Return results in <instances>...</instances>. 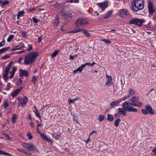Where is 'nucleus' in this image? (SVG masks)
I'll list each match as a JSON object with an SVG mask.
<instances>
[{"label": "nucleus", "instance_id": "680f3d73", "mask_svg": "<svg viewBox=\"0 0 156 156\" xmlns=\"http://www.w3.org/2000/svg\"><path fill=\"white\" fill-rule=\"evenodd\" d=\"M36 9V8H35V7H34L32 9H30L28 10V12H31L33 11H34V10H35Z\"/></svg>", "mask_w": 156, "mask_h": 156}, {"label": "nucleus", "instance_id": "423d86ee", "mask_svg": "<svg viewBox=\"0 0 156 156\" xmlns=\"http://www.w3.org/2000/svg\"><path fill=\"white\" fill-rule=\"evenodd\" d=\"M145 22L143 19L138 18L133 19L130 20L129 23L131 24H135L138 27L141 26L142 24Z\"/></svg>", "mask_w": 156, "mask_h": 156}, {"label": "nucleus", "instance_id": "4c0bfd02", "mask_svg": "<svg viewBox=\"0 0 156 156\" xmlns=\"http://www.w3.org/2000/svg\"><path fill=\"white\" fill-rule=\"evenodd\" d=\"M142 113L144 115H147L148 113V112L147 111V110L143 109L141 111Z\"/></svg>", "mask_w": 156, "mask_h": 156}, {"label": "nucleus", "instance_id": "1a4fd4ad", "mask_svg": "<svg viewBox=\"0 0 156 156\" xmlns=\"http://www.w3.org/2000/svg\"><path fill=\"white\" fill-rule=\"evenodd\" d=\"M88 23L86 20L83 19H78L75 23V24L78 27H80L82 25L87 24Z\"/></svg>", "mask_w": 156, "mask_h": 156}, {"label": "nucleus", "instance_id": "f03ea898", "mask_svg": "<svg viewBox=\"0 0 156 156\" xmlns=\"http://www.w3.org/2000/svg\"><path fill=\"white\" fill-rule=\"evenodd\" d=\"M143 2V0H134L131 4L132 9L137 12L143 9L144 7Z\"/></svg>", "mask_w": 156, "mask_h": 156}, {"label": "nucleus", "instance_id": "3c124183", "mask_svg": "<svg viewBox=\"0 0 156 156\" xmlns=\"http://www.w3.org/2000/svg\"><path fill=\"white\" fill-rule=\"evenodd\" d=\"M3 135L7 137V138H8V140H10L11 139V138L9 136L8 134H6V133H4L3 134Z\"/></svg>", "mask_w": 156, "mask_h": 156}, {"label": "nucleus", "instance_id": "37998d69", "mask_svg": "<svg viewBox=\"0 0 156 156\" xmlns=\"http://www.w3.org/2000/svg\"><path fill=\"white\" fill-rule=\"evenodd\" d=\"M79 0H68L67 2L70 3H77L78 2Z\"/></svg>", "mask_w": 156, "mask_h": 156}, {"label": "nucleus", "instance_id": "c9c22d12", "mask_svg": "<svg viewBox=\"0 0 156 156\" xmlns=\"http://www.w3.org/2000/svg\"><path fill=\"white\" fill-rule=\"evenodd\" d=\"M101 41H104L106 44H110L111 43V42L108 39H102L101 40Z\"/></svg>", "mask_w": 156, "mask_h": 156}, {"label": "nucleus", "instance_id": "7ed1b4c3", "mask_svg": "<svg viewBox=\"0 0 156 156\" xmlns=\"http://www.w3.org/2000/svg\"><path fill=\"white\" fill-rule=\"evenodd\" d=\"M128 101H131V103L130 102V104L133 106L141 107L143 105L142 102L139 101L138 98L136 97H133L130 99Z\"/></svg>", "mask_w": 156, "mask_h": 156}, {"label": "nucleus", "instance_id": "864d4df0", "mask_svg": "<svg viewBox=\"0 0 156 156\" xmlns=\"http://www.w3.org/2000/svg\"><path fill=\"white\" fill-rule=\"evenodd\" d=\"M24 153L27 155L31 156L32 155V154L31 153L27 152L26 151L24 152Z\"/></svg>", "mask_w": 156, "mask_h": 156}, {"label": "nucleus", "instance_id": "338daca9", "mask_svg": "<svg viewBox=\"0 0 156 156\" xmlns=\"http://www.w3.org/2000/svg\"><path fill=\"white\" fill-rule=\"evenodd\" d=\"M82 65H84V67H85V66L86 65H87V66L90 65V63H88V62H87V63H86L85 64H83Z\"/></svg>", "mask_w": 156, "mask_h": 156}, {"label": "nucleus", "instance_id": "7c9ffc66", "mask_svg": "<svg viewBox=\"0 0 156 156\" xmlns=\"http://www.w3.org/2000/svg\"><path fill=\"white\" fill-rule=\"evenodd\" d=\"M37 76H34L32 78V80H31V81L34 84L35 83L36 80H37Z\"/></svg>", "mask_w": 156, "mask_h": 156}, {"label": "nucleus", "instance_id": "a211bd4d", "mask_svg": "<svg viewBox=\"0 0 156 156\" xmlns=\"http://www.w3.org/2000/svg\"><path fill=\"white\" fill-rule=\"evenodd\" d=\"M16 70L17 69L16 67L14 66L12 67V71L9 73L11 74V75L9 76L10 79H12L13 77Z\"/></svg>", "mask_w": 156, "mask_h": 156}, {"label": "nucleus", "instance_id": "de8ad7c7", "mask_svg": "<svg viewBox=\"0 0 156 156\" xmlns=\"http://www.w3.org/2000/svg\"><path fill=\"white\" fill-rule=\"evenodd\" d=\"M62 5L61 4L59 3H56L55 4V7L56 8H58L59 7H60Z\"/></svg>", "mask_w": 156, "mask_h": 156}, {"label": "nucleus", "instance_id": "e433bc0d", "mask_svg": "<svg viewBox=\"0 0 156 156\" xmlns=\"http://www.w3.org/2000/svg\"><path fill=\"white\" fill-rule=\"evenodd\" d=\"M2 152L1 154L5 155L8 156H12V155L11 154L8 153H6L3 151H2Z\"/></svg>", "mask_w": 156, "mask_h": 156}, {"label": "nucleus", "instance_id": "c756f323", "mask_svg": "<svg viewBox=\"0 0 156 156\" xmlns=\"http://www.w3.org/2000/svg\"><path fill=\"white\" fill-rule=\"evenodd\" d=\"M129 94L130 95H133L135 94V91L134 89L130 88L129 90Z\"/></svg>", "mask_w": 156, "mask_h": 156}, {"label": "nucleus", "instance_id": "9b49d317", "mask_svg": "<svg viewBox=\"0 0 156 156\" xmlns=\"http://www.w3.org/2000/svg\"><path fill=\"white\" fill-rule=\"evenodd\" d=\"M106 76L107 80L105 82V85L106 86L110 87L113 85L114 86L112 77L111 76H109L107 74L106 75Z\"/></svg>", "mask_w": 156, "mask_h": 156}, {"label": "nucleus", "instance_id": "69168bd1", "mask_svg": "<svg viewBox=\"0 0 156 156\" xmlns=\"http://www.w3.org/2000/svg\"><path fill=\"white\" fill-rule=\"evenodd\" d=\"M42 37H39L38 40V42H41V40L42 39Z\"/></svg>", "mask_w": 156, "mask_h": 156}, {"label": "nucleus", "instance_id": "bb28decb", "mask_svg": "<svg viewBox=\"0 0 156 156\" xmlns=\"http://www.w3.org/2000/svg\"><path fill=\"white\" fill-rule=\"evenodd\" d=\"M107 120L110 122L112 121L113 120V116L110 114H108L107 115Z\"/></svg>", "mask_w": 156, "mask_h": 156}, {"label": "nucleus", "instance_id": "ea45409f", "mask_svg": "<svg viewBox=\"0 0 156 156\" xmlns=\"http://www.w3.org/2000/svg\"><path fill=\"white\" fill-rule=\"evenodd\" d=\"M9 3V1L8 0H5L3 2L2 4V6H4L6 4H8Z\"/></svg>", "mask_w": 156, "mask_h": 156}, {"label": "nucleus", "instance_id": "79ce46f5", "mask_svg": "<svg viewBox=\"0 0 156 156\" xmlns=\"http://www.w3.org/2000/svg\"><path fill=\"white\" fill-rule=\"evenodd\" d=\"M61 134H56L54 136L53 135V137H54V138L57 139L59 138H60L61 137Z\"/></svg>", "mask_w": 156, "mask_h": 156}, {"label": "nucleus", "instance_id": "4be33fe9", "mask_svg": "<svg viewBox=\"0 0 156 156\" xmlns=\"http://www.w3.org/2000/svg\"><path fill=\"white\" fill-rule=\"evenodd\" d=\"M84 68V65H82L80 66L77 69L74 70L73 72L74 73H76L78 72H81L83 69Z\"/></svg>", "mask_w": 156, "mask_h": 156}, {"label": "nucleus", "instance_id": "49530a36", "mask_svg": "<svg viewBox=\"0 0 156 156\" xmlns=\"http://www.w3.org/2000/svg\"><path fill=\"white\" fill-rule=\"evenodd\" d=\"M21 34H22V36L24 37H27V33L26 32L24 31H23L22 33H21Z\"/></svg>", "mask_w": 156, "mask_h": 156}, {"label": "nucleus", "instance_id": "b1692460", "mask_svg": "<svg viewBox=\"0 0 156 156\" xmlns=\"http://www.w3.org/2000/svg\"><path fill=\"white\" fill-rule=\"evenodd\" d=\"M82 31H83L87 37H89L90 36V34L85 29H82Z\"/></svg>", "mask_w": 156, "mask_h": 156}, {"label": "nucleus", "instance_id": "6ab92c4d", "mask_svg": "<svg viewBox=\"0 0 156 156\" xmlns=\"http://www.w3.org/2000/svg\"><path fill=\"white\" fill-rule=\"evenodd\" d=\"M119 16L121 17H125L127 15L126 11L122 9L119 11Z\"/></svg>", "mask_w": 156, "mask_h": 156}, {"label": "nucleus", "instance_id": "4d7b16f0", "mask_svg": "<svg viewBox=\"0 0 156 156\" xmlns=\"http://www.w3.org/2000/svg\"><path fill=\"white\" fill-rule=\"evenodd\" d=\"M29 48H28L27 49V50L28 51H30L32 49V47L31 45H30V44H29Z\"/></svg>", "mask_w": 156, "mask_h": 156}, {"label": "nucleus", "instance_id": "6e6d98bb", "mask_svg": "<svg viewBox=\"0 0 156 156\" xmlns=\"http://www.w3.org/2000/svg\"><path fill=\"white\" fill-rule=\"evenodd\" d=\"M74 101L73 99H71L70 98L68 99V102L69 104L73 103Z\"/></svg>", "mask_w": 156, "mask_h": 156}, {"label": "nucleus", "instance_id": "dca6fc26", "mask_svg": "<svg viewBox=\"0 0 156 156\" xmlns=\"http://www.w3.org/2000/svg\"><path fill=\"white\" fill-rule=\"evenodd\" d=\"M20 75L21 77L23 76H28V72L27 70H20Z\"/></svg>", "mask_w": 156, "mask_h": 156}, {"label": "nucleus", "instance_id": "ddd939ff", "mask_svg": "<svg viewBox=\"0 0 156 156\" xmlns=\"http://www.w3.org/2000/svg\"><path fill=\"white\" fill-rule=\"evenodd\" d=\"M23 44H22L20 45L14 46L11 48L12 51L20 50L25 47Z\"/></svg>", "mask_w": 156, "mask_h": 156}, {"label": "nucleus", "instance_id": "9d476101", "mask_svg": "<svg viewBox=\"0 0 156 156\" xmlns=\"http://www.w3.org/2000/svg\"><path fill=\"white\" fill-rule=\"evenodd\" d=\"M127 104V102L123 103L122 104V107L123 108H119L118 109V112L119 115H122L123 116H125L126 115V113L125 112L126 109L124 108L126 107Z\"/></svg>", "mask_w": 156, "mask_h": 156}, {"label": "nucleus", "instance_id": "e2e57ef3", "mask_svg": "<svg viewBox=\"0 0 156 156\" xmlns=\"http://www.w3.org/2000/svg\"><path fill=\"white\" fill-rule=\"evenodd\" d=\"M121 101V99H120L119 100H117L115 102H116V105H117L118 103H120Z\"/></svg>", "mask_w": 156, "mask_h": 156}, {"label": "nucleus", "instance_id": "13d9d810", "mask_svg": "<svg viewBox=\"0 0 156 156\" xmlns=\"http://www.w3.org/2000/svg\"><path fill=\"white\" fill-rule=\"evenodd\" d=\"M17 150L19 152H24H24L25 151V150H24L23 149H17Z\"/></svg>", "mask_w": 156, "mask_h": 156}, {"label": "nucleus", "instance_id": "f257e3e1", "mask_svg": "<svg viewBox=\"0 0 156 156\" xmlns=\"http://www.w3.org/2000/svg\"><path fill=\"white\" fill-rule=\"evenodd\" d=\"M39 53L37 52H31L27 54L25 57L24 63L25 65L31 64L35 61Z\"/></svg>", "mask_w": 156, "mask_h": 156}, {"label": "nucleus", "instance_id": "0e129e2a", "mask_svg": "<svg viewBox=\"0 0 156 156\" xmlns=\"http://www.w3.org/2000/svg\"><path fill=\"white\" fill-rule=\"evenodd\" d=\"M30 125L32 128H34V124L33 122H31L30 123Z\"/></svg>", "mask_w": 156, "mask_h": 156}, {"label": "nucleus", "instance_id": "393cba45", "mask_svg": "<svg viewBox=\"0 0 156 156\" xmlns=\"http://www.w3.org/2000/svg\"><path fill=\"white\" fill-rule=\"evenodd\" d=\"M9 48V47H5L3 48L0 50V55L2 54L5 52L7 50H8Z\"/></svg>", "mask_w": 156, "mask_h": 156}, {"label": "nucleus", "instance_id": "bf43d9fd", "mask_svg": "<svg viewBox=\"0 0 156 156\" xmlns=\"http://www.w3.org/2000/svg\"><path fill=\"white\" fill-rule=\"evenodd\" d=\"M9 57V56L8 55H5L2 58V59H5V58H8Z\"/></svg>", "mask_w": 156, "mask_h": 156}, {"label": "nucleus", "instance_id": "5fc2aeb1", "mask_svg": "<svg viewBox=\"0 0 156 156\" xmlns=\"http://www.w3.org/2000/svg\"><path fill=\"white\" fill-rule=\"evenodd\" d=\"M59 22L58 20H56L54 22V24L55 26H57Z\"/></svg>", "mask_w": 156, "mask_h": 156}, {"label": "nucleus", "instance_id": "c03bdc74", "mask_svg": "<svg viewBox=\"0 0 156 156\" xmlns=\"http://www.w3.org/2000/svg\"><path fill=\"white\" fill-rule=\"evenodd\" d=\"M35 113L36 116L39 118L41 116L40 114L38 112L37 110H36L34 111Z\"/></svg>", "mask_w": 156, "mask_h": 156}, {"label": "nucleus", "instance_id": "2eb2a0df", "mask_svg": "<svg viewBox=\"0 0 156 156\" xmlns=\"http://www.w3.org/2000/svg\"><path fill=\"white\" fill-rule=\"evenodd\" d=\"M145 108L147 110L148 114L151 115H153L154 114V112L153 110L151 107L150 105H147L145 106Z\"/></svg>", "mask_w": 156, "mask_h": 156}, {"label": "nucleus", "instance_id": "a19ab883", "mask_svg": "<svg viewBox=\"0 0 156 156\" xmlns=\"http://www.w3.org/2000/svg\"><path fill=\"white\" fill-rule=\"evenodd\" d=\"M27 136H28V138L29 140L33 138V136L30 133H28L27 134Z\"/></svg>", "mask_w": 156, "mask_h": 156}, {"label": "nucleus", "instance_id": "f8f14e48", "mask_svg": "<svg viewBox=\"0 0 156 156\" xmlns=\"http://www.w3.org/2000/svg\"><path fill=\"white\" fill-rule=\"evenodd\" d=\"M18 100L20 102L18 105L19 106L21 105L22 107H24L25 106L28 102V98L26 96L24 97L23 99L18 98Z\"/></svg>", "mask_w": 156, "mask_h": 156}, {"label": "nucleus", "instance_id": "603ef678", "mask_svg": "<svg viewBox=\"0 0 156 156\" xmlns=\"http://www.w3.org/2000/svg\"><path fill=\"white\" fill-rule=\"evenodd\" d=\"M33 21L35 23H37L39 21V20L38 19L34 18H33Z\"/></svg>", "mask_w": 156, "mask_h": 156}, {"label": "nucleus", "instance_id": "f3484780", "mask_svg": "<svg viewBox=\"0 0 156 156\" xmlns=\"http://www.w3.org/2000/svg\"><path fill=\"white\" fill-rule=\"evenodd\" d=\"M40 135L42 138L43 140H46L47 141L49 142V143H52V140L48 138L46 136H45V135L43 133H40Z\"/></svg>", "mask_w": 156, "mask_h": 156}, {"label": "nucleus", "instance_id": "72a5a7b5", "mask_svg": "<svg viewBox=\"0 0 156 156\" xmlns=\"http://www.w3.org/2000/svg\"><path fill=\"white\" fill-rule=\"evenodd\" d=\"M82 28H78L77 30L74 29L72 31L73 33H76L77 32H79L82 31Z\"/></svg>", "mask_w": 156, "mask_h": 156}, {"label": "nucleus", "instance_id": "c85d7f7f", "mask_svg": "<svg viewBox=\"0 0 156 156\" xmlns=\"http://www.w3.org/2000/svg\"><path fill=\"white\" fill-rule=\"evenodd\" d=\"M24 13V12L23 11L19 12L17 16V19H18L20 17L22 16Z\"/></svg>", "mask_w": 156, "mask_h": 156}, {"label": "nucleus", "instance_id": "0eeeda50", "mask_svg": "<svg viewBox=\"0 0 156 156\" xmlns=\"http://www.w3.org/2000/svg\"><path fill=\"white\" fill-rule=\"evenodd\" d=\"M148 4L149 12L150 14H152L155 12V10L153 2L151 0H148Z\"/></svg>", "mask_w": 156, "mask_h": 156}, {"label": "nucleus", "instance_id": "412c9836", "mask_svg": "<svg viewBox=\"0 0 156 156\" xmlns=\"http://www.w3.org/2000/svg\"><path fill=\"white\" fill-rule=\"evenodd\" d=\"M23 89V87H21L20 88L16 90L12 94V97H15L19 93L21 90Z\"/></svg>", "mask_w": 156, "mask_h": 156}, {"label": "nucleus", "instance_id": "58836bf2", "mask_svg": "<svg viewBox=\"0 0 156 156\" xmlns=\"http://www.w3.org/2000/svg\"><path fill=\"white\" fill-rule=\"evenodd\" d=\"M13 38V35L12 34L11 35L9 36V37L7 39V41L8 42L11 41L12 38Z\"/></svg>", "mask_w": 156, "mask_h": 156}, {"label": "nucleus", "instance_id": "39448f33", "mask_svg": "<svg viewBox=\"0 0 156 156\" xmlns=\"http://www.w3.org/2000/svg\"><path fill=\"white\" fill-rule=\"evenodd\" d=\"M22 145L23 147L27 148L29 151H38V150L34 145L31 143L23 142L22 144Z\"/></svg>", "mask_w": 156, "mask_h": 156}, {"label": "nucleus", "instance_id": "052dcab7", "mask_svg": "<svg viewBox=\"0 0 156 156\" xmlns=\"http://www.w3.org/2000/svg\"><path fill=\"white\" fill-rule=\"evenodd\" d=\"M23 58L22 57L20 58H19V60H18V63H21V61L23 60Z\"/></svg>", "mask_w": 156, "mask_h": 156}, {"label": "nucleus", "instance_id": "a878e982", "mask_svg": "<svg viewBox=\"0 0 156 156\" xmlns=\"http://www.w3.org/2000/svg\"><path fill=\"white\" fill-rule=\"evenodd\" d=\"M59 52L58 50H55L54 52L51 55V57L52 58H54L58 54Z\"/></svg>", "mask_w": 156, "mask_h": 156}, {"label": "nucleus", "instance_id": "8fccbe9b", "mask_svg": "<svg viewBox=\"0 0 156 156\" xmlns=\"http://www.w3.org/2000/svg\"><path fill=\"white\" fill-rule=\"evenodd\" d=\"M116 102H115V101H112L111 103L110 104V106L112 107H113L114 105H116Z\"/></svg>", "mask_w": 156, "mask_h": 156}, {"label": "nucleus", "instance_id": "473e14b6", "mask_svg": "<svg viewBox=\"0 0 156 156\" xmlns=\"http://www.w3.org/2000/svg\"><path fill=\"white\" fill-rule=\"evenodd\" d=\"M105 117L104 115H99L98 116L99 120L100 121H102L104 120Z\"/></svg>", "mask_w": 156, "mask_h": 156}, {"label": "nucleus", "instance_id": "4468645a", "mask_svg": "<svg viewBox=\"0 0 156 156\" xmlns=\"http://www.w3.org/2000/svg\"><path fill=\"white\" fill-rule=\"evenodd\" d=\"M100 9H101V11H104L105 9L107 6V4L106 3H100L97 4Z\"/></svg>", "mask_w": 156, "mask_h": 156}, {"label": "nucleus", "instance_id": "5701e85b", "mask_svg": "<svg viewBox=\"0 0 156 156\" xmlns=\"http://www.w3.org/2000/svg\"><path fill=\"white\" fill-rule=\"evenodd\" d=\"M12 116V122L14 124L16 121L17 116L15 114L13 115Z\"/></svg>", "mask_w": 156, "mask_h": 156}, {"label": "nucleus", "instance_id": "09e8293b", "mask_svg": "<svg viewBox=\"0 0 156 156\" xmlns=\"http://www.w3.org/2000/svg\"><path fill=\"white\" fill-rule=\"evenodd\" d=\"M5 44V41H2L0 42V47H1Z\"/></svg>", "mask_w": 156, "mask_h": 156}, {"label": "nucleus", "instance_id": "2f4dec72", "mask_svg": "<svg viewBox=\"0 0 156 156\" xmlns=\"http://www.w3.org/2000/svg\"><path fill=\"white\" fill-rule=\"evenodd\" d=\"M120 121V119H117L115 122V126L116 127H117Z\"/></svg>", "mask_w": 156, "mask_h": 156}, {"label": "nucleus", "instance_id": "cd10ccee", "mask_svg": "<svg viewBox=\"0 0 156 156\" xmlns=\"http://www.w3.org/2000/svg\"><path fill=\"white\" fill-rule=\"evenodd\" d=\"M112 11H109L104 16V17L105 19H107L112 14Z\"/></svg>", "mask_w": 156, "mask_h": 156}, {"label": "nucleus", "instance_id": "f704fd0d", "mask_svg": "<svg viewBox=\"0 0 156 156\" xmlns=\"http://www.w3.org/2000/svg\"><path fill=\"white\" fill-rule=\"evenodd\" d=\"M23 82V80L21 79H19L16 82V84L18 86H20L21 85Z\"/></svg>", "mask_w": 156, "mask_h": 156}, {"label": "nucleus", "instance_id": "6e6552de", "mask_svg": "<svg viewBox=\"0 0 156 156\" xmlns=\"http://www.w3.org/2000/svg\"><path fill=\"white\" fill-rule=\"evenodd\" d=\"M125 102L127 103L126 105V107L124 108L126 109V111L133 112H137L138 110L136 108L130 107L132 105L130 104V102L129 101H127Z\"/></svg>", "mask_w": 156, "mask_h": 156}, {"label": "nucleus", "instance_id": "20e7f679", "mask_svg": "<svg viewBox=\"0 0 156 156\" xmlns=\"http://www.w3.org/2000/svg\"><path fill=\"white\" fill-rule=\"evenodd\" d=\"M13 62L12 61H11L8 64V66L5 68V70L3 71V77L4 80L6 82L8 80V73L9 70L12 66Z\"/></svg>", "mask_w": 156, "mask_h": 156}, {"label": "nucleus", "instance_id": "a18cd8bd", "mask_svg": "<svg viewBox=\"0 0 156 156\" xmlns=\"http://www.w3.org/2000/svg\"><path fill=\"white\" fill-rule=\"evenodd\" d=\"M8 105L9 104L7 101H5L4 102L3 106L5 108H6L8 106Z\"/></svg>", "mask_w": 156, "mask_h": 156}, {"label": "nucleus", "instance_id": "774afa93", "mask_svg": "<svg viewBox=\"0 0 156 156\" xmlns=\"http://www.w3.org/2000/svg\"><path fill=\"white\" fill-rule=\"evenodd\" d=\"M74 120L77 123L78 122V120L77 118H74Z\"/></svg>", "mask_w": 156, "mask_h": 156}, {"label": "nucleus", "instance_id": "aec40b11", "mask_svg": "<svg viewBox=\"0 0 156 156\" xmlns=\"http://www.w3.org/2000/svg\"><path fill=\"white\" fill-rule=\"evenodd\" d=\"M63 15L64 16L65 18L68 20H69L72 17V15L71 13L69 12L64 13Z\"/></svg>", "mask_w": 156, "mask_h": 156}]
</instances>
